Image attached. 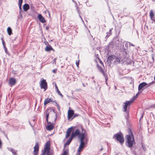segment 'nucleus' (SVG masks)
<instances>
[{
	"label": "nucleus",
	"instance_id": "1",
	"mask_svg": "<svg viewBox=\"0 0 155 155\" xmlns=\"http://www.w3.org/2000/svg\"><path fill=\"white\" fill-rule=\"evenodd\" d=\"M141 92H138L135 96H134L131 100L129 101H127L125 102L124 103L123 111L124 112H126L127 109V107L130 106L131 104L134 102V101L137 98L139 94Z\"/></svg>",
	"mask_w": 155,
	"mask_h": 155
},
{
	"label": "nucleus",
	"instance_id": "2",
	"mask_svg": "<svg viewBox=\"0 0 155 155\" xmlns=\"http://www.w3.org/2000/svg\"><path fill=\"white\" fill-rule=\"evenodd\" d=\"M50 143L49 141L47 142L45 145L44 150L42 152V154L41 155H45L46 153L47 155H54V153L53 151H50Z\"/></svg>",
	"mask_w": 155,
	"mask_h": 155
},
{
	"label": "nucleus",
	"instance_id": "3",
	"mask_svg": "<svg viewBox=\"0 0 155 155\" xmlns=\"http://www.w3.org/2000/svg\"><path fill=\"white\" fill-rule=\"evenodd\" d=\"M126 138L127 146L129 147H132L134 143L135 142L133 134L132 133L130 135H127L126 136Z\"/></svg>",
	"mask_w": 155,
	"mask_h": 155
},
{
	"label": "nucleus",
	"instance_id": "4",
	"mask_svg": "<svg viewBox=\"0 0 155 155\" xmlns=\"http://www.w3.org/2000/svg\"><path fill=\"white\" fill-rule=\"evenodd\" d=\"M113 138L119 141L121 144H123L124 142V139L123 136L121 133H117L115 134Z\"/></svg>",
	"mask_w": 155,
	"mask_h": 155
},
{
	"label": "nucleus",
	"instance_id": "5",
	"mask_svg": "<svg viewBox=\"0 0 155 155\" xmlns=\"http://www.w3.org/2000/svg\"><path fill=\"white\" fill-rule=\"evenodd\" d=\"M84 143H81L79 147L78 150V154L76 155H80V152L83 149L84 147ZM68 150H64L63 155H68Z\"/></svg>",
	"mask_w": 155,
	"mask_h": 155
},
{
	"label": "nucleus",
	"instance_id": "6",
	"mask_svg": "<svg viewBox=\"0 0 155 155\" xmlns=\"http://www.w3.org/2000/svg\"><path fill=\"white\" fill-rule=\"evenodd\" d=\"M41 82L40 86L41 88H43L45 89V90H46L47 88V83L46 81V80L43 79Z\"/></svg>",
	"mask_w": 155,
	"mask_h": 155
},
{
	"label": "nucleus",
	"instance_id": "7",
	"mask_svg": "<svg viewBox=\"0 0 155 155\" xmlns=\"http://www.w3.org/2000/svg\"><path fill=\"white\" fill-rule=\"evenodd\" d=\"M81 134L80 130L77 129L72 133L71 136L73 138L77 136H78L79 137H80Z\"/></svg>",
	"mask_w": 155,
	"mask_h": 155
},
{
	"label": "nucleus",
	"instance_id": "8",
	"mask_svg": "<svg viewBox=\"0 0 155 155\" xmlns=\"http://www.w3.org/2000/svg\"><path fill=\"white\" fill-rule=\"evenodd\" d=\"M39 149V145L38 143H36L34 147V150L33 151L34 155H37L38 153V152Z\"/></svg>",
	"mask_w": 155,
	"mask_h": 155
},
{
	"label": "nucleus",
	"instance_id": "9",
	"mask_svg": "<svg viewBox=\"0 0 155 155\" xmlns=\"http://www.w3.org/2000/svg\"><path fill=\"white\" fill-rule=\"evenodd\" d=\"M75 127H71L68 129L66 132V134L65 136L66 138H67L70 136V134L72 131V130Z\"/></svg>",
	"mask_w": 155,
	"mask_h": 155
},
{
	"label": "nucleus",
	"instance_id": "10",
	"mask_svg": "<svg viewBox=\"0 0 155 155\" xmlns=\"http://www.w3.org/2000/svg\"><path fill=\"white\" fill-rule=\"evenodd\" d=\"M98 68L99 71L101 72L105 77L106 81H107L108 79L107 75L105 74L104 71L102 69V68L101 66H98Z\"/></svg>",
	"mask_w": 155,
	"mask_h": 155
},
{
	"label": "nucleus",
	"instance_id": "11",
	"mask_svg": "<svg viewBox=\"0 0 155 155\" xmlns=\"http://www.w3.org/2000/svg\"><path fill=\"white\" fill-rule=\"evenodd\" d=\"M74 114V112L73 110H69L68 112V119H71L73 116Z\"/></svg>",
	"mask_w": 155,
	"mask_h": 155
},
{
	"label": "nucleus",
	"instance_id": "12",
	"mask_svg": "<svg viewBox=\"0 0 155 155\" xmlns=\"http://www.w3.org/2000/svg\"><path fill=\"white\" fill-rule=\"evenodd\" d=\"M147 84L145 82H142L139 84L138 86V90H140L144 86L147 85Z\"/></svg>",
	"mask_w": 155,
	"mask_h": 155
},
{
	"label": "nucleus",
	"instance_id": "13",
	"mask_svg": "<svg viewBox=\"0 0 155 155\" xmlns=\"http://www.w3.org/2000/svg\"><path fill=\"white\" fill-rule=\"evenodd\" d=\"M39 20L42 23H44L45 22V20L44 17H42L41 14H39L38 17Z\"/></svg>",
	"mask_w": 155,
	"mask_h": 155
},
{
	"label": "nucleus",
	"instance_id": "14",
	"mask_svg": "<svg viewBox=\"0 0 155 155\" xmlns=\"http://www.w3.org/2000/svg\"><path fill=\"white\" fill-rule=\"evenodd\" d=\"M154 14L152 10H150V16L151 20L153 21L155 20L154 17Z\"/></svg>",
	"mask_w": 155,
	"mask_h": 155
},
{
	"label": "nucleus",
	"instance_id": "15",
	"mask_svg": "<svg viewBox=\"0 0 155 155\" xmlns=\"http://www.w3.org/2000/svg\"><path fill=\"white\" fill-rule=\"evenodd\" d=\"M16 83L15 79L13 78H11L9 80V84L11 86L14 85Z\"/></svg>",
	"mask_w": 155,
	"mask_h": 155
},
{
	"label": "nucleus",
	"instance_id": "16",
	"mask_svg": "<svg viewBox=\"0 0 155 155\" xmlns=\"http://www.w3.org/2000/svg\"><path fill=\"white\" fill-rule=\"evenodd\" d=\"M115 58V56L114 55H112L108 57L107 61H108L111 62L113 61Z\"/></svg>",
	"mask_w": 155,
	"mask_h": 155
},
{
	"label": "nucleus",
	"instance_id": "17",
	"mask_svg": "<svg viewBox=\"0 0 155 155\" xmlns=\"http://www.w3.org/2000/svg\"><path fill=\"white\" fill-rule=\"evenodd\" d=\"M50 102H55V101H52L51 98H46L45 99V100L44 101V105H46Z\"/></svg>",
	"mask_w": 155,
	"mask_h": 155
},
{
	"label": "nucleus",
	"instance_id": "18",
	"mask_svg": "<svg viewBox=\"0 0 155 155\" xmlns=\"http://www.w3.org/2000/svg\"><path fill=\"white\" fill-rule=\"evenodd\" d=\"M51 111V110L50 109H47L46 110L45 114L46 115V121L48 122V118L49 115V114Z\"/></svg>",
	"mask_w": 155,
	"mask_h": 155
},
{
	"label": "nucleus",
	"instance_id": "19",
	"mask_svg": "<svg viewBox=\"0 0 155 155\" xmlns=\"http://www.w3.org/2000/svg\"><path fill=\"white\" fill-rule=\"evenodd\" d=\"M29 8V6L27 4H25L23 6V9L25 11H27Z\"/></svg>",
	"mask_w": 155,
	"mask_h": 155
},
{
	"label": "nucleus",
	"instance_id": "20",
	"mask_svg": "<svg viewBox=\"0 0 155 155\" xmlns=\"http://www.w3.org/2000/svg\"><path fill=\"white\" fill-rule=\"evenodd\" d=\"M45 50L46 51H49L51 50H52L53 51H54L51 45L47 46L45 48Z\"/></svg>",
	"mask_w": 155,
	"mask_h": 155
},
{
	"label": "nucleus",
	"instance_id": "21",
	"mask_svg": "<svg viewBox=\"0 0 155 155\" xmlns=\"http://www.w3.org/2000/svg\"><path fill=\"white\" fill-rule=\"evenodd\" d=\"M80 138V142L82 143H84L83 141V140L84 138V133L81 134L80 135V137H79Z\"/></svg>",
	"mask_w": 155,
	"mask_h": 155
},
{
	"label": "nucleus",
	"instance_id": "22",
	"mask_svg": "<svg viewBox=\"0 0 155 155\" xmlns=\"http://www.w3.org/2000/svg\"><path fill=\"white\" fill-rule=\"evenodd\" d=\"M55 89H56L57 92L58 93V94H59V95H60L62 97H63V96L62 95V94L60 92V91L59 90L58 87L57 85H56V84H55Z\"/></svg>",
	"mask_w": 155,
	"mask_h": 155
},
{
	"label": "nucleus",
	"instance_id": "23",
	"mask_svg": "<svg viewBox=\"0 0 155 155\" xmlns=\"http://www.w3.org/2000/svg\"><path fill=\"white\" fill-rule=\"evenodd\" d=\"M73 138V137H72L71 136L70 138H69V139L67 141L65 145V146L66 145H69L70 144V143L71 142V141Z\"/></svg>",
	"mask_w": 155,
	"mask_h": 155
},
{
	"label": "nucleus",
	"instance_id": "24",
	"mask_svg": "<svg viewBox=\"0 0 155 155\" xmlns=\"http://www.w3.org/2000/svg\"><path fill=\"white\" fill-rule=\"evenodd\" d=\"M120 61L119 58L115 57V58L114 59V63L115 64H117L120 62Z\"/></svg>",
	"mask_w": 155,
	"mask_h": 155
},
{
	"label": "nucleus",
	"instance_id": "25",
	"mask_svg": "<svg viewBox=\"0 0 155 155\" xmlns=\"http://www.w3.org/2000/svg\"><path fill=\"white\" fill-rule=\"evenodd\" d=\"M53 128L54 127L52 125H49L47 126V129L49 130H52Z\"/></svg>",
	"mask_w": 155,
	"mask_h": 155
},
{
	"label": "nucleus",
	"instance_id": "26",
	"mask_svg": "<svg viewBox=\"0 0 155 155\" xmlns=\"http://www.w3.org/2000/svg\"><path fill=\"white\" fill-rule=\"evenodd\" d=\"M9 150L10 151L12 152L13 154L14 155H17L16 153V151H15L12 148H9Z\"/></svg>",
	"mask_w": 155,
	"mask_h": 155
},
{
	"label": "nucleus",
	"instance_id": "27",
	"mask_svg": "<svg viewBox=\"0 0 155 155\" xmlns=\"http://www.w3.org/2000/svg\"><path fill=\"white\" fill-rule=\"evenodd\" d=\"M7 32H8V34L9 35H10L12 33V30L11 28L10 27H8L7 28Z\"/></svg>",
	"mask_w": 155,
	"mask_h": 155
},
{
	"label": "nucleus",
	"instance_id": "28",
	"mask_svg": "<svg viewBox=\"0 0 155 155\" xmlns=\"http://www.w3.org/2000/svg\"><path fill=\"white\" fill-rule=\"evenodd\" d=\"M107 35L106 36V37L108 38L111 34V30L110 29L109 32L107 33Z\"/></svg>",
	"mask_w": 155,
	"mask_h": 155
},
{
	"label": "nucleus",
	"instance_id": "29",
	"mask_svg": "<svg viewBox=\"0 0 155 155\" xmlns=\"http://www.w3.org/2000/svg\"><path fill=\"white\" fill-rule=\"evenodd\" d=\"M155 81H153L151 82L150 83H148V84H147V87H149L151 85L154 84H155Z\"/></svg>",
	"mask_w": 155,
	"mask_h": 155
},
{
	"label": "nucleus",
	"instance_id": "30",
	"mask_svg": "<svg viewBox=\"0 0 155 155\" xmlns=\"http://www.w3.org/2000/svg\"><path fill=\"white\" fill-rule=\"evenodd\" d=\"M19 8V13H20L21 12H22V9L21 8V4H18Z\"/></svg>",
	"mask_w": 155,
	"mask_h": 155
},
{
	"label": "nucleus",
	"instance_id": "31",
	"mask_svg": "<svg viewBox=\"0 0 155 155\" xmlns=\"http://www.w3.org/2000/svg\"><path fill=\"white\" fill-rule=\"evenodd\" d=\"M55 103L56 104V106H57V108L58 109V110L59 111H60V108L59 106V105L55 101Z\"/></svg>",
	"mask_w": 155,
	"mask_h": 155
},
{
	"label": "nucleus",
	"instance_id": "32",
	"mask_svg": "<svg viewBox=\"0 0 155 155\" xmlns=\"http://www.w3.org/2000/svg\"><path fill=\"white\" fill-rule=\"evenodd\" d=\"M149 108H155V104L150 106L149 107Z\"/></svg>",
	"mask_w": 155,
	"mask_h": 155
},
{
	"label": "nucleus",
	"instance_id": "33",
	"mask_svg": "<svg viewBox=\"0 0 155 155\" xmlns=\"http://www.w3.org/2000/svg\"><path fill=\"white\" fill-rule=\"evenodd\" d=\"M79 61L78 60V61H76V65L78 67H79Z\"/></svg>",
	"mask_w": 155,
	"mask_h": 155
},
{
	"label": "nucleus",
	"instance_id": "34",
	"mask_svg": "<svg viewBox=\"0 0 155 155\" xmlns=\"http://www.w3.org/2000/svg\"><path fill=\"white\" fill-rule=\"evenodd\" d=\"M18 4H22L23 2V0H18Z\"/></svg>",
	"mask_w": 155,
	"mask_h": 155
},
{
	"label": "nucleus",
	"instance_id": "35",
	"mask_svg": "<svg viewBox=\"0 0 155 155\" xmlns=\"http://www.w3.org/2000/svg\"><path fill=\"white\" fill-rule=\"evenodd\" d=\"M4 48L5 53H7V49L6 47L5 46H4Z\"/></svg>",
	"mask_w": 155,
	"mask_h": 155
},
{
	"label": "nucleus",
	"instance_id": "36",
	"mask_svg": "<svg viewBox=\"0 0 155 155\" xmlns=\"http://www.w3.org/2000/svg\"><path fill=\"white\" fill-rule=\"evenodd\" d=\"M57 60V58H55L54 59V62H53V64H56V60Z\"/></svg>",
	"mask_w": 155,
	"mask_h": 155
},
{
	"label": "nucleus",
	"instance_id": "37",
	"mask_svg": "<svg viewBox=\"0 0 155 155\" xmlns=\"http://www.w3.org/2000/svg\"><path fill=\"white\" fill-rule=\"evenodd\" d=\"M129 45L130 46H134V45H133V44L131 43L130 42H129Z\"/></svg>",
	"mask_w": 155,
	"mask_h": 155
},
{
	"label": "nucleus",
	"instance_id": "38",
	"mask_svg": "<svg viewBox=\"0 0 155 155\" xmlns=\"http://www.w3.org/2000/svg\"><path fill=\"white\" fill-rule=\"evenodd\" d=\"M2 42L3 46V47H4V46H5V42L4 41H2Z\"/></svg>",
	"mask_w": 155,
	"mask_h": 155
},
{
	"label": "nucleus",
	"instance_id": "39",
	"mask_svg": "<svg viewBox=\"0 0 155 155\" xmlns=\"http://www.w3.org/2000/svg\"><path fill=\"white\" fill-rule=\"evenodd\" d=\"M57 71V69H55L53 70V72L54 73H55Z\"/></svg>",
	"mask_w": 155,
	"mask_h": 155
},
{
	"label": "nucleus",
	"instance_id": "40",
	"mask_svg": "<svg viewBox=\"0 0 155 155\" xmlns=\"http://www.w3.org/2000/svg\"><path fill=\"white\" fill-rule=\"evenodd\" d=\"M128 43H126L125 44V46L126 47H127L128 46Z\"/></svg>",
	"mask_w": 155,
	"mask_h": 155
},
{
	"label": "nucleus",
	"instance_id": "41",
	"mask_svg": "<svg viewBox=\"0 0 155 155\" xmlns=\"http://www.w3.org/2000/svg\"><path fill=\"white\" fill-rule=\"evenodd\" d=\"M114 44V42H113V41H111V42H110V45H113Z\"/></svg>",
	"mask_w": 155,
	"mask_h": 155
},
{
	"label": "nucleus",
	"instance_id": "42",
	"mask_svg": "<svg viewBox=\"0 0 155 155\" xmlns=\"http://www.w3.org/2000/svg\"><path fill=\"white\" fill-rule=\"evenodd\" d=\"M1 40L2 41H4L3 38H1Z\"/></svg>",
	"mask_w": 155,
	"mask_h": 155
},
{
	"label": "nucleus",
	"instance_id": "43",
	"mask_svg": "<svg viewBox=\"0 0 155 155\" xmlns=\"http://www.w3.org/2000/svg\"><path fill=\"white\" fill-rule=\"evenodd\" d=\"M82 85H83V86L85 87V85H84V84H82Z\"/></svg>",
	"mask_w": 155,
	"mask_h": 155
},
{
	"label": "nucleus",
	"instance_id": "44",
	"mask_svg": "<svg viewBox=\"0 0 155 155\" xmlns=\"http://www.w3.org/2000/svg\"><path fill=\"white\" fill-rule=\"evenodd\" d=\"M72 0L74 2H75L76 3V2H75L73 0Z\"/></svg>",
	"mask_w": 155,
	"mask_h": 155
},
{
	"label": "nucleus",
	"instance_id": "45",
	"mask_svg": "<svg viewBox=\"0 0 155 155\" xmlns=\"http://www.w3.org/2000/svg\"><path fill=\"white\" fill-rule=\"evenodd\" d=\"M103 148H101V149L100 150H101V151L102 150H103Z\"/></svg>",
	"mask_w": 155,
	"mask_h": 155
},
{
	"label": "nucleus",
	"instance_id": "46",
	"mask_svg": "<svg viewBox=\"0 0 155 155\" xmlns=\"http://www.w3.org/2000/svg\"><path fill=\"white\" fill-rule=\"evenodd\" d=\"M115 88L116 89V86H115Z\"/></svg>",
	"mask_w": 155,
	"mask_h": 155
},
{
	"label": "nucleus",
	"instance_id": "47",
	"mask_svg": "<svg viewBox=\"0 0 155 155\" xmlns=\"http://www.w3.org/2000/svg\"><path fill=\"white\" fill-rule=\"evenodd\" d=\"M77 9L78 10V7H77Z\"/></svg>",
	"mask_w": 155,
	"mask_h": 155
},
{
	"label": "nucleus",
	"instance_id": "48",
	"mask_svg": "<svg viewBox=\"0 0 155 155\" xmlns=\"http://www.w3.org/2000/svg\"><path fill=\"white\" fill-rule=\"evenodd\" d=\"M154 79L155 80V75L154 77Z\"/></svg>",
	"mask_w": 155,
	"mask_h": 155
},
{
	"label": "nucleus",
	"instance_id": "49",
	"mask_svg": "<svg viewBox=\"0 0 155 155\" xmlns=\"http://www.w3.org/2000/svg\"><path fill=\"white\" fill-rule=\"evenodd\" d=\"M80 17L81 18V16H80Z\"/></svg>",
	"mask_w": 155,
	"mask_h": 155
},
{
	"label": "nucleus",
	"instance_id": "50",
	"mask_svg": "<svg viewBox=\"0 0 155 155\" xmlns=\"http://www.w3.org/2000/svg\"><path fill=\"white\" fill-rule=\"evenodd\" d=\"M142 147H143V145H142Z\"/></svg>",
	"mask_w": 155,
	"mask_h": 155
},
{
	"label": "nucleus",
	"instance_id": "51",
	"mask_svg": "<svg viewBox=\"0 0 155 155\" xmlns=\"http://www.w3.org/2000/svg\"><path fill=\"white\" fill-rule=\"evenodd\" d=\"M53 112H54V110H53Z\"/></svg>",
	"mask_w": 155,
	"mask_h": 155
},
{
	"label": "nucleus",
	"instance_id": "52",
	"mask_svg": "<svg viewBox=\"0 0 155 155\" xmlns=\"http://www.w3.org/2000/svg\"><path fill=\"white\" fill-rule=\"evenodd\" d=\"M76 116V114L74 115V116Z\"/></svg>",
	"mask_w": 155,
	"mask_h": 155
}]
</instances>
